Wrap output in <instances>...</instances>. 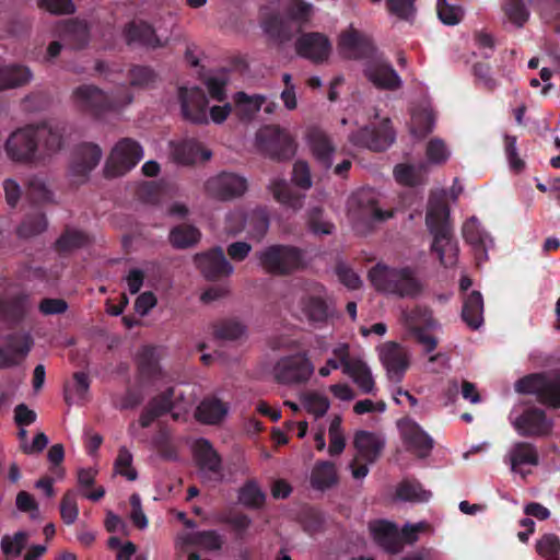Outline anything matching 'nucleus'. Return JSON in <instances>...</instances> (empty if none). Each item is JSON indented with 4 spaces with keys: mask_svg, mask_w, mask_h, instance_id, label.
I'll return each instance as SVG.
<instances>
[{
    "mask_svg": "<svg viewBox=\"0 0 560 560\" xmlns=\"http://www.w3.org/2000/svg\"><path fill=\"white\" fill-rule=\"evenodd\" d=\"M32 79L28 68L22 66L0 67V89L14 88L27 83Z\"/></svg>",
    "mask_w": 560,
    "mask_h": 560,
    "instance_id": "obj_45",
    "label": "nucleus"
},
{
    "mask_svg": "<svg viewBox=\"0 0 560 560\" xmlns=\"http://www.w3.org/2000/svg\"><path fill=\"white\" fill-rule=\"evenodd\" d=\"M299 308L312 325H320L327 322L331 310L327 303V293L323 284L310 282L306 284L303 295L299 300Z\"/></svg>",
    "mask_w": 560,
    "mask_h": 560,
    "instance_id": "obj_11",
    "label": "nucleus"
},
{
    "mask_svg": "<svg viewBox=\"0 0 560 560\" xmlns=\"http://www.w3.org/2000/svg\"><path fill=\"white\" fill-rule=\"evenodd\" d=\"M138 369L142 377L155 378L160 374V366L154 347L145 346L142 348L138 358Z\"/></svg>",
    "mask_w": 560,
    "mask_h": 560,
    "instance_id": "obj_50",
    "label": "nucleus"
},
{
    "mask_svg": "<svg viewBox=\"0 0 560 560\" xmlns=\"http://www.w3.org/2000/svg\"><path fill=\"white\" fill-rule=\"evenodd\" d=\"M195 261L201 273L209 280L229 277L234 271V268L228 261L223 249L219 246L212 248L208 253L197 254Z\"/></svg>",
    "mask_w": 560,
    "mask_h": 560,
    "instance_id": "obj_20",
    "label": "nucleus"
},
{
    "mask_svg": "<svg viewBox=\"0 0 560 560\" xmlns=\"http://www.w3.org/2000/svg\"><path fill=\"white\" fill-rule=\"evenodd\" d=\"M174 388L168 387L161 394L153 397L149 407L152 408L159 417L170 412L173 409Z\"/></svg>",
    "mask_w": 560,
    "mask_h": 560,
    "instance_id": "obj_61",
    "label": "nucleus"
},
{
    "mask_svg": "<svg viewBox=\"0 0 560 560\" xmlns=\"http://www.w3.org/2000/svg\"><path fill=\"white\" fill-rule=\"evenodd\" d=\"M396 495L402 501L425 502L430 499L431 493L416 480H404L398 485Z\"/></svg>",
    "mask_w": 560,
    "mask_h": 560,
    "instance_id": "obj_49",
    "label": "nucleus"
},
{
    "mask_svg": "<svg viewBox=\"0 0 560 560\" xmlns=\"http://www.w3.org/2000/svg\"><path fill=\"white\" fill-rule=\"evenodd\" d=\"M373 117L374 121L353 133L350 140L369 150L384 151L394 143L396 133L388 117H381L377 112H374Z\"/></svg>",
    "mask_w": 560,
    "mask_h": 560,
    "instance_id": "obj_9",
    "label": "nucleus"
},
{
    "mask_svg": "<svg viewBox=\"0 0 560 560\" xmlns=\"http://www.w3.org/2000/svg\"><path fill=\"white\" fill-rule=\"evenodd\" d=\"M306 142L316 162L324 170H330L332 165L334 147L328 137L317 128H310L306 132Z\"/></svg>",
    "mask_w": 560,
    "mask_h": 560,
    "instance_id": "obj_26",
    "label": "nucleus"
},
{
    "mask_svg": "<svg viewBox=\"0 0 560 560\" xmlns=\"http://www.w3.org/2000/svg\"><path fill=\"white\" fill-rule=\"evenodd\" d=\"M348 212L353 229L359 234H368L374 230L375 224L394 217V210L380 208L376 194L370 188L352 194L348 201Z\"/></svg>",
    "mask_w": 560,
    "mask_h": 560,
    "instance_id": "obj_6",
    "label": "nucleus"
},
{
    "mask_svg": "<svg viewBox=\"0 0 560 560\" xmlns=\"http://www.w3.org/2000/svg\"><path fill=\"white\" fill-rule=\"evenodd\" d=\"M462 318L474 330L483 323V299L479 291H472L464 301Z\"/></svg>",
    "mask_w": 560,
    "mask_h": 560,
    "instance_id": "obj_35",
    "label": "nucleus"
},
{
    "mask_svg": "<svg viewBox=\"0 0 560 560\" xmlns=\"http://www.w3.org/2000/svg\"><path fill=\"white\" fill-rule=\"evenodd\" d=\"M47 226L48 222L45 213H28L18 226L16 235L21 238H31L46 231Z\"/></svg>",
    "mask_w": 560,
    "mask_h": 560,
    "instance_id": "obj_44",
    "label": "nucleus"
},
{
    "mask_svg": "<svg viewBox=\"0 0 560 560\" xmlns=\"http://www.w3.org/2000/svg\"><path fill=\"white\" fill-rule=\"evenodd\" d=\"M400 430L408 451L421 458L429 456L433 440L417 422L408 420L400 425Z\"/></svg>",
    "mask_w": 560,
    "mask_h": 560,
    "instance_id": "obj_23",
    "label": "nucleus"
},
{
    "mask_svg": "<svg viewBox=\"0 0 560 560\" xmlns=\"http://www.w3.org/2000/svg\"><path fill=\"white\" fill-rule=\"evenodd\" d=\"M102 156L103 151L98 144H83L74 154L72 168L78 175L88 174L98 165Z\"/></svg>",
    "mask_w": 560,
    "mask_h": 560,
    "instance_id": "obj_31",
    "label": "nucleus"
},
{
    "mask_svg": "<svg viewBox=\"0 0 560 560\" xmlns=\"http://www.w3.org/2000/svg\"><path fill=\"white\" fill-rule=\"evenodd\" d=\"M539 463V455L536 447L528 442H517L511 451V464L514 470L521 465L536 466Z\"/></svg>",
    "mask_w": 560,
    "mask_h": 560,
    "instance_id": "obj_46",
    "label": "nucleus"
},
{
    "mask_svg": "<svg viewBox=\"0 0 560 560\" xmlns=\"http://www.w3.org/2000/svg\"><path fill=\"white\" fill-rule=\"evenodd\" d=\"M312 187V177H290L288 182L285 178L278 177L269 185L273 198L293 210L303 207L304 195L301 190H307Z\"/></svg>",
    "mask_w": 560,
    "mask_h": 560,
    "instance_id": "obj_14",
    "label": "nucleus"
},
{
    "mask_svg": "<svg viewBox=\"0 0 560 560\" xmlns=\"http://www.w3.org/2000/svg\"><path fill=\"white\" fill-rule=\"evenodd\" d=\"M451 151L442 139H431L427 145V159L432 164H441L448 160Z\"/></svg>",
    "mask_w": 560,
    "mask_h": 560,
    "instance_id": "obj_59",
    "label": "nucleus"
},
{
    "mask_svg": "<svg viewBox=\"0 0 560 560\" xmlns=\"http://www.w3.org/2000/svg\"><path fill=\"white\" fill-rule=\"evenodd\" d=\"M144 156L143 147L132 138H121L109 151L105 167L113 175L131 172Z\"/></svg>",
    "mask_w": 560,
    "mask_h": 560,
    "instance_id": "obj_10",
    "label": "nucleus"
},
{
    "mask_svg": "<svg viewBox=\"0 0 560 560\" xmlns=\"http://www.w3.org/2000/svg\"><path fill=\"white\" fill-rule=\"evenodd\" d=\"M436 11L441 22L446 25H455L464 16V11L459 5L451 4L446 0H438Z\"/></svg>",
    "mask_w": 560,
    "mask_h": 560,
    "instance_id": "obj_54",
    "label": "nucleus"
},
{
    "mask_svg": "<svg viewBox=\"0 0 560 560\" xmlns=\"http://www.w3.org/2000/svg\"><path fill=\"white\" fill-rule=\"evenodd\" d=\"M380 360L392 382L400 383L409 369L410 360L408 351L401 345L389 341L382 346Z\"/></svg>",
    "mask_w": 560,
    "mask_h": 560,
    "instance_id": "obj_15",
    "label": "nucleus"
},
{
    "mask_svg": "<svg viewBox=\"0 0 560 560\" xmlns=\"http://www.w3.org/2000/svg\"><path fill=\"white\" fill-rule=\"evenodd\" d=\"M520 394L535 395L538 402L547 407L560 408V376L547 373H533L515 383Z\"/></svg>",
    "mask_w": 560,
    "mask_h": 560,
    "instance_id": "obj_8",
    "label": "nucleus"
},
{
    "mask_svg": "<svg viewBox=\"0 0 560 560\" xmlns=\"http://www.w3.org/2000/svg\"><path fill=\"white\" fill-rule=\"evenodd\" d=\"M71 100L79 112L102 118L108 113L118 112L129 105L132 96L128 92L106 93L94 85L84 84L73 90Z\"/></svg>",
    "mask_w": 560,
    "mask_h": 560,
    "instance_id": "obj_4",
    "label": "nucleus"
},
{
    "mask_svg": "<svg viewBox=\"0 0 560 560\" xmlns=\"http://www.w3.org/2000/svg\"><path fill=\"white\" fill-rule=\"evenodd\" d=\"M60 515L67 525L73 524L79 515V508L77 503V492L68 490L60 502Z\"/></svg>",
    "mask_w": 560,
    "mask_h": 560,
    "instance_id": "obj_55",
    "label": "nucleus"
},
{
    "mask_svg": "<svg viewBox=\"0 0 560 560\" xmlns=\"http://www.w3.org/2000/svg\"><path fill=\"white\" fill-rule=\"evenodd\" d=\"M238 501L247 509L259 510L265 505L266 494L258 483L250 479L238 490Z\"/></svg>",
    "mask_w": 560,
    "mask_h": 560,
    "instance_id": "obj_43",
    "label": "nucleus"
},
{
    "mask_svg": "<svg viewBox=\"0 0 560 560\" xmlns=\"http://www.w3.org/2000/svg\"><path fill=\"white\" fill-rule=\"evenodd\" d=\"M206 192L218 200L226 201L242 196L247 190L246 177H209Z\"/></svg>",
    "mask_w": 560,
    "mask_h": 560,
    "instance_id": "obj_21",
    "label": "nucleus"
},
{
    "mask_svg": "<svg viewBox=\"0 0 560 560\" xmlns=\"http://www.w3.org/2000/svg\"><path fill=\"white\" fill-rule=\"evenodd\" d=\"M514 428L522 436H546L553 428V422L538 407L526 408L514 421Z\"/></svg>",
    "mask_w": 560,
    "mask_h": 560,
    "instance_id": "obj_16",
    "label": "nucleus"
},
{
    "mask_svg": "<svg viewBox=\"0 0 560 560\" xmlns=\"http://www.w3.org/2000/svg\"><path fill=\"white\" fill-rule=\"evenodd\" d=\"M345 374L350 376L364 394L373 392L375 383L370 368L363 360H355L351 366H347Z\"/></svg>",
    "mask_w": 560,
    "mask_h": 560,
    "instance_id": "obj_42",
    "label": "nucleus"
},
{
    "mask_svg": "<svg viewBox=\"0 0 560 560\" xmlns=\"http://www.w3.org/2000/svg\"><path fill=\"white\" fill-rule=\"evenodd\" d=\"M33 347V339L28 334H10L0 346V369L19 365Z\"/></svg>",
    "mask_w": 560,
    "mask_h": 560,
    "instance_id": "obj_18",
    "label": "nucleus"
},
{
    "mask_svg": "<svg viewBox=\"0 0 560 560\" xmlns=\"http://www.w3.org/2000/svg\"><path fill=\"white\" fill-rule=\"evenodd\" d=\"M176 195L175 188L164 178L159 182H142L136 190L137 198L148 205H159L172 199Z\"/></svg>",
    "mask_w": 560,
    "mask_h": 560,
    "instance_id": "obj_27",
    "label": "nucleus"
},
{
    "mask_svg": "<svg viewBox=\"0 0 560 560\" xmlns=\"http://www.w3.org/2000/svg\"><path fill=\"white\" fill-rule=\"evenodd\" d=\"M261 26L265 34L275 42L283 43L292 37L289 22L284 21L280 16H269L262 22Z\"/></svg>",
    "mask_w": 560,
    "mask_h": 560,
    "instance_id": "obj_48",
    "label": "nucleus"
},
{
    "mask_svg": "<svg viewBox=\"0 0 560 560\" xmlns=\"http://www.w3.org/2000/svg\"><path fill=\"white\" fill-rule=\"evenodd\" d=\"M128 43H139L149 47L162 46L152 27L144 22H132L125 31Z\"/></svg>",
    "mask_w": 560,
    "mask_h": 560,
    "instance_id": "obj_39",
    "label": "nucleus"
},
{
    "mask_svg": "<svg viewBox=\"0 0 560 560\" xmlns=\"http://www.w3.org/2000/svg\"><path fill=\"white\" fill-rule=\"evenodd\" d=\"M267 273L287 276L303 266V252L292 245H270L256 254Z\"/></svg>",
    "mask_w": 560,
    "mask_h": 560,
    "instance_id": "obj_7",
    "label": "nucleus"
},
{
    "mask_svg": "<svg viewBox=\"0 0 560 560\" xmlns=\"http://www.w3.org/2000/svg\"><path fill=\"white\" fill-rule=\"evenodd\" d=\"M375 542L389 553H398L402 549L398 527L388 521H376L370 525Z\"/></svg>",
    "mask_w": 560,
    "mask_h": 560,
    "instance_id": "obj_24",
    "label": "nucleus"
},
{
    "mask_svg": "<svg viewBox=\"0 0 560 560\" xmlns=\"http://www.w3.org/2000/svg\"><path fill=\"white\" fill-rule=\"evenodd\" d=\"M310 229L315 234L328 235L332 233L334 224L322 219V209L316 207L310 212Z\"/></svg>",
    "mask_w": 560,
    "mask_h": 560,
    "instance_id": "obj_64",
    "label": "nucleus"
},
{
    "mask_svg": "<svg viewBox=\"0 0 560 560\" xmlns=\"http://www.w3.org/2000/svg\"><path fill=\"white\" fill-rule=\"evenodd\" d=\"M463 236L467 243L475 247H482L486 252V233L480 229L477 219L471 218L463 225Z\"/></svg>",
    "mask_w": 560,
    "mask_h": 560,
    "instance_id": "obj_57",
    "label": "nucleus"
},
{
    "mask_svg": "<svg viewBox=\"0 0 560 560\" xmlns=\"http://www.w3.org/2000/svg\"><path fill=\"white\" fill-rule=\"evenodd\" d=\"M170 155L178 164H191L199 160L207 161L211 153L203 150L196 140L189 139L170 142Z\"/></svg>",
    "mask_w": 560,
    "mask_h": 560,
    "instance_id": "obj_25",
    "label": "nucleus"
},
{
    "mask_svg": "<svg viewBox=\"0 0 560 560\" xmlns=\"http://www.w3.org/2000/svg\"><path fill=\"white\" fill-rule=\"evenodd\" d=\"M128 43H139L149 47L162 46L152 27L144 22H132L125 31Z\"/></svg>",
    "mask_w": 560,
    "mask_h": 560,
    "instance_id": "obj_40",
    "label": "nucleus"
},
{
    "mask_svg": "<svg viewBox=\"0 0 560 560\" xmlns=\"http://www.w3.org/2000/svg\"><path fill=\"white\" fill-rule=\"evenodd\" d=\"M369 279L378 291L399 298H415L422 292V283L410 267L390 268L377 264L369 271Z\"/></svg>",
    "mask_w": 560,
    "mask_h": 560,
    "instance_id": "obj_5",
    "label": "nucleus"
},
{
    "mask_svg": "<svg viewBox=\"0 0 560 560\" xmlns=\"http://www.w3.org/2000/svg\"><path fill=\"white\" fill-rule=\"evenodd\" d=\"M339 481L337 468L332 462H317L311 472L310 483L314 490L326 491L335 487Z\"/></svg>",
    "mask_w": 560,
    "mask_h": 560,
    "instance_id": "obj_32",
    "label": "nucleus"
},
{
    "mask_svg": "<svg viewBox=\"0 0 560 560\" xmlns=\"http://www.w3.org/2000/svg\"><path fill=\"white\" fill-rule=\"evenodd\" d=\"M503 10L508 19L517 26H522L529 16L528 10L522 0H504Z\"/></svg>",
    "mask_w": 560,
    "mask_h": 560,
    "instance_id": "obj_56",
    "label": "nucleus"
},
{
    "mask_svg": "<svg viewBox=\"0 0 560 560\" xmlns=\"http://www.w3.org/2000/svg\"><path fill=\"white\" fill-rule=\"evenodd\" d=\"M46 177H30L25 183V196L33 205L55 203L54 191L48 187Z\"/></svg>",
    "mask_w": 560,
    "mask_h": 560,
    "instance_id": "obj_38",
    "label": "nucleus"
},
{
    "mask_svg": "<svg viewBox=\"0 0 560 560\" xmlns=\"http://www.w3.org/2000/svg\"><path fill=\"white\" fill-rule=\"evenodd\" d=\"M296 52L314 62L326 60L331 51L329 39L322 33H306L295 43Z\"/></svg>",
    "mask_w": 560,
    "mask_h": 560,
    "instance_id": "obj_22",
    "label": "nucleus"
},
{
    "mask_svg": "<svg viewBox=\"0 0 560 560\" xmlns=\"http://www.w3.org/2000/svg\"><path fill=\"white\" fill-rule=\"evenodd\" d=\"M92 243V238L84 231L66 226L60 236L56 240L55 250L61 255H68L74 250L84 248Z\"/></svg>",
    "mask_w": 560,
    "mask_h": 560,
    "instance_id": "obj_30",
    "label": "nucleus"
},
{
    "mask_svg": "<svg viewBox=\"0 0 560 560\" xmlns=\"http://www.w3.org/2000/svg\"><path fill=\"white\" fill-rule=\"evenodd\" d=\"M339 47L348 58H360L364 52L372 50L368 40L353 27H349L341 34Z\"/></svg>",
    "mask_w": 560,
    "mask_h": 560,
    "instance_id": "obj_34",
    "label": "nucleus"
},
{
    "mask_svg": "<svg viewBox=\"0 0 560 560\" xmlns=\"http://www.w3.org/2000/svg\"><path fill=\"white\" fill-rule=\"evenodd\" d=\"M364 73L368 80L378 89L396 90L402 83L392 66L380 56H373L366 61Z\"/></svg>",
    "mask_w": 560,
    "mask_h": 560,
    "instance_id": "obj_19",
    "label": "nucleus"
},
{
    "mask_svg": "<svg viewBox=\"0 0 560 560\" xmlns=\"http://www.w3.org/2000/svg\"><path fill=\"white\" fill-rule=\"evenodd\" d=\"M131 453L126 447H120L115 460V467L121 476H125L128 480L133 481L137 479V471L131 467Z\"/></svg>",
    "mask_w": 560,
    "mask_h": 560,
    "instance_id": "obj_62",
    "label": "nucleus"
},
{
    "mask_svg": "<svg viewBox=\"0 0 560 560\" xmlns=\"http://www.w3.org/2000/svg\"><path fill=\"white\" fill-rule=\"evenodd\" d=\"M200 231L190 224H179L170 232V242L175 248L184 249L197 244L200 240Z\"/></svg>",
    "mask_w": 560,
    "mask_h": 560,
    "instance_id": "obj_41",
    "label": "nucleus"
},
{
    "mask_svg": "<svg viewBox=\"0 0 560 560\" xmlns=\"http://www.w3.org/2000/svg\"><path fill=\"white\" fill-rule=\"evenodd\" d=\"M27 295L18 294L0 298V318L10 326L20 324L27 311Z\"/></svg>",
    "mask_w": 560,
    "mask_h": 560,
    "instance_id": "obj_29",
    "label": "nucleus"
},
{
    "mask_svg": "<svg viewBox=\"0 0 560 560\" xmlns=\"http://www.w3.org/2000/svg\"><path fill=\"white\" fill-rule=\"evenodd\" d=\"M245 332V326L234 319H221L213 324V336L217 340H236Z\"/></svg>",
    "mask_w": 560,
    "mask_h": 560,
    "instance_id": "obj_51",
    "label": "nucleus"
},
{
    "mask_svg": "<svg viewBox=\"0 0 560 560\" xmlns=\"http://www.w3.org/2000/svg\"><path fill=\"white\" fill-rule=\"evenodd\" d=\"M235 109L240 117L248 119L252 118L265 104L266 97L262 95L249 96L244 92L235 94Z\"/></svg>",
    "mask_w": 560,
    "mask_h": 560,
    "instance_id": "obj_47",
    "label": "nucleus"
},
{
    "mask_svg": "<svg viewBox=\"0 0 560 560\" xmlns=\"http://www.w3.org/2000/svg\"><path fill=\"white\" fill-rule=\"evenodd\" d=\"M28 539L26 532H16L13 536L4 535L1 539V550L5 556L19 557Z\"/></svg>",
    "mask_w": 560,
    "mask_h": 560,
    "instance_id": "obj_53",
    "label": "nucleus"
},
{
    "mask_svg": "<svg viewBox=\"0 0 560 560\" xmlns=\"http://www.w3.org/2000/svg\"><path fill=\"white\" fill-rule=\"evenodd\" d=\"M226 81L221 77H211L206 81L209 98L205 92L197 86H183L178 91L180 109L183 116L196 124H222L232 112L230 103L222 105H210V102H224Z\"/></svg>",
    "mask_w": 560,
    "mask_h": 560,
    "instance_id": "obj_2",
    "label": "nucleus"
},
{
    "mask_svg": "<svg viewBox=\"0 0 560 560\" xmlns=\"http://www.w3.org/2000/svg\"><path fill=\"white\" fill-rule=\"evenodd\" d=\"M434 122L435 116L429 102L425 101L412 109L410 130L416 137L422 138L427 133L431 132L433 130Z\"/></svg>",
    "mask_w": 560,
    "mask_h": 560,
    "instance_id": "obj_33",
    "label": "nucleus"
},
{
    "mask_svg": "<svg viewBox=\"0 0 560 560\" xmlns=\"http://www.w3.org/2000/svg\"><path fill=\"white\" fill-rule=\"evenodd\" d=\"M388 11L400 20L413 19L416 8L413 0H386Z\"/></svg>",
    "mask_w": 560,
    "mask_h": 560,
    "instance_id": "obj_60",
    "label": "nucleus"
},
{
    "mask_svg": "<svg viewBox=\"0 0 560 560\" xmlns=\"http://www.w3.org/2000/svg\"><path fill=\"white\" fill-rule=\"evenodd\" d=\"M258 141L270 154L279 159H288L295 154L298 143L295 137L280 126H267L257 133Z\"/></svg>",
    "mask_w": 560,
    "mask_h": 560,
    "instance_id": "obj_13",
    "label": "nucleus"
},
{
    "mask_svg": "<svg viewBox=\"0 0 560 560\" xmlns=\"http://www.w3.org/2000/svg\"><path fill=\"white\" fill-rule=\"evenodd\" d=\"M270 224L269 212L266 207H257L244 215V230L256 240H261Z\"/></svg>",
    "mask_w": 560,
    "mask_h": 560,
    "instance_id": "obj_37",
    "label": "nucleus"
},
{
    "mask_svg": "<svg viewBox=\"0 0 560 560\" xmlns=\"http://www.w3.org/2000/svg\"><path fill=\"white\" fill-rule=\"evenodd\" d=\"M191 541L208 550H220L223 538L217 530H199L191 535Z\"/></svg>",
    "mask_w": 560,
    "mask_h": 560,
    "instance_id": "obj_58",
    "label": "nucleus"
},
{
    "mask_svg": "<svg viewBox=\"0 0 560 560\" xmlns=\"http://www.w3.org/2000/svg\"><path fill=\"white\" fill-rule=\"evenodd\" d=\"M450 209L447 203L440 199L431 198L425 215V223L433 235L431 249L438 255L442 266L450 268L456 265L458 244L454 238L448 223Z\"/></svg>",
    "mask_w": 560,
    "mask_h": 560,
    "instance_id": "obj_3",
    "label": "nucleus"
},
{
    "mask_svg": "<svg viewBox=\"0 0 560 560\" xmlns=\"http://www.w3.org/2000/svg\"><path fill=\"white\" fill-rule=\"evenodd\" d=\"M353 445L366 464H372L380 457L385 441L376 433L360 430L354 435Z\"/></svg>",
    "mask_w": 560,
    "mask_h": 560,
    "instance_id": "obj_28",
    "label": "nucleus"
},
{
    "mask_svg": "<svg viewBox=\"0 0 560 560\" xmlns=\"http://www.w3.org/2000/svg\"><path fill=\"white\" fill-rule=\"evenodd\" d=\"M314 372V366L305 353H295L281 358L273 368L278 383L284 385L306 383Z\"/></svg>",
    "mask_w": 560,
    "mask_h": 560,
    "instance_id": "obj_12",
    "label": "nucleus"
},
{
    "mask_svg": "<svg viewBox=\"0 0 560 560\" xmlns=\"http://www.w3.org/2000/svg\"><path fill=\"white\" fill-rule=\"evenodd\" d=\"M536 551L546 560H560V538L552 533L544 534L536 542Z\"/></svg>",
    "mask_w": 560,
    "mask_h": 560,
    "instance_id": "obj_52",
    "label": "nucleus"
},
{
    "mask_svg": "<svg viewBox=\"0 0 560 560\" xmlns=\"http://www.w3.org/2000/svg\"><path fill=\"white\" fill-rule=\"evenodd\" d=\"M65 145L63 128L58 124L28 125L14 130L4 143L10 160L23 164H44Z\"/></svg>",
    "mask_w": 560,
    "mask_h": 560,
    "instance_id": "obj_1",
    "label": "nucleus"
},
{
    "mask_svg": "<svg viewBox=\"0 0 560 560\" xmlns=\"http://www.w3.org/2000/svg\"><path fill=\"white\" fill-rule=\"evenodd\" d=\"M228 413V407L218 398H205L196 409V419L205 424H218Z\"/></svg>",
    "mask_w": 560,
    "mask_h": 560,
    "instance_id": "obj_36",
    "label": "nucleus"
},
{
    "mask_svg": "<svg viewBox=\"0 0 560 560\" xmlns=\"http://www.w3.org/2000/svg\"><path fill=\"white\" fill-rule=\"evenodd\" d=\"M194 459L202 477L219 481L222 479V458L207 439H198L194 445Z\"/></svg>",
    "mask_w": 560,
    "mask_h": 560,
    "instance_id": "obj_17",
    "label": "nucleus"
},
{
    "mask_svg": "<svg viewBox=\"0 0 560 560\" xmlns=\"http://www.w3.org/2000/svg\"><path fill=\"white\" fill-rule=\"evenodd\" d=\"M477 84L487 90H494L499 82L492 75L490 67L487 63H476L472 68Z\"/></svg>",
    "mask_w": 560,
    "mask_h": 560,
    "instance_id": "obj_63",
    "label": "nucleus"
}]
</instances>
